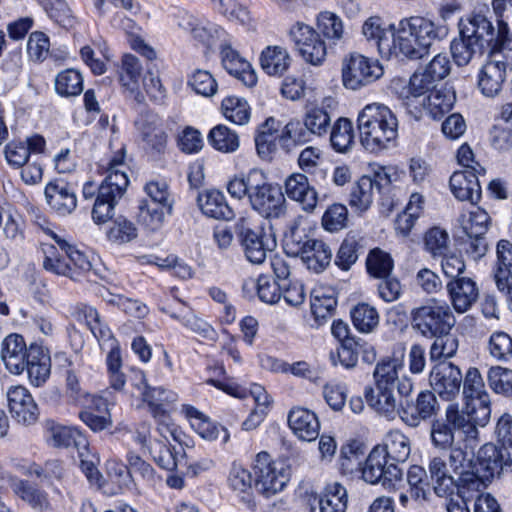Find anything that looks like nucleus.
<instances>
[{"mask_svg": "<svg viewBox=\"0 0 512 512\" xmlns=\"http://www.w3.org/2000/svg\"><path fill=\"white\" fill-rule=\"evenodd\" d=\"M449 29L423 16H411L399 21L393 33L397 53L410 60L428 55L435 42L447 37Z\"/></svg>", "mask_w": 512, "mask_h": 512, "instance_id": "f257e3e1", "label": "nucleus"}, {"mask_svg": "<svg viewBox=\"0 0 512 512\" xmlns=\"http://www.w3.org/2000/svg\"><path fill=\"white\" fill-rule=\"evenodd\" d=\"M124 154L125 150L121 147L118 154L109 161L107 175L98 188L92 182H87L83 186L85 199H92L96 190L98 191L92 209V218L98 224L105 223L112 217L115 204L123 196L129 184Z\"/></svg>", "mask_w": 512, "mask_h": 512, "instance_id": "f03ea898", "label": "nucleus"}, {"mask_svg": "<svg viewBox=\"0 0 512 512\" xmlns=\"http://www.w3.org/2000/svg\"><path fill=\"white\" fill-rule=\"evenodd\" d=\"M357 125L362 146L372 153L387 149L397 137V118L380 103L366 105L358 115Z\"/></svg>", "mask_w": 512, "mask_h": 512, "instance_id": "7ed1b4c3", "label": "nucleus"}, {"mask_svg": "<svg viewBox=\"0 0 512 512\" xmlns=\"http://www.w3.org/2000/svg\"><path fill=\"white\" fill-rule=\"evenodd\" d=\"M455 323V316L444 301L431 299L411 311L412 328L429 339L448 334Z\"/></svg>", "mask_w": 512, "mask_h": 512, "instance_id": "20e7f679", "label": "nucleus"}, {"mask_svg": "<svg viewBox=\"0 0 512 512\" xmlns=\"http://www.w3.org/2000/svg\"><path fill=\"white\" fill-rule=\"evenodd\" d=\"M284 247L287 254L300 257L315 273L324 271L332 259V250L324 241L311 238L298 229H292L286 236Z\"/></svg>", "mask_w": 512, "mask_h": 512, "instance_id": "39448f33", "label": "nucleus"}, {"mask_svg": "<svg viewBox=\"0 0 512 512\" xmlns=\"http://www.w3.org/2000/svg\"><path fill=\"white\" fill-rule=\"evenodd\" d=\"M454 430L463 432L466 440H477L479 431L466 421L463 412L456 404H449L445 410V418L433 421L431 425V441L435 448L448 450L454 443Z\"/></svg>", "mask_w": 512, "mask_h": 512, "instance_id": "423d86ee", "label": "nucleus"}, {"mask_svg": "<svg viewBox=\"0 0 512 512\" xmlns=\"http://www.w3.org/2000/svg\"><path fill=\"white\" fill-rule=\"evenodd\" d=\"M509 72H512V57L505 50L491 51L478 73L481 93L490 98L498 96Z\"/></svg>", "mask_w": 512, "mask_h": 512, "instance_id": "0eeeda50", "label": "nucleus"}, {"mask_svg": "<svg viewBox=\"0 0 512 512\" xmlns=\"http://www.w3.org/2000/svg\"><path fill=\"white\" fill-rule=\"evenodd\" d=\"M249 202L254 210L266 218H277L283 212L285 203L281 188L268 182L265 173L259 170L257 178L251 181Z\"/></svg>", "mask_w": 512, "mask_h": 512, "instance_id": "6e6552de", "label": "nucleus"}, {"mask_svg": "<svg viewBox=\"0 0 512 512\" xmlns=\"http://www.w3.org/2000/svg\"><path fill=\"white\" fill-rule=\"evenodd\" d=\"M382 74L383 69L377 61L358 53H351L342 61L343 84L352 90L373 83Z\"/></svg>", "mask_w": 512, "mask_h": 512, "instance_id": "1a4fd4ad", "label": "nucleus"}, {"mask_svg": "<svg viewBox=\"0 0 512 512\" xmlns=\"http://www.w3.org/2000/svg\"><path fill=\"white\" fill-rule=\"evenodd\" d=\"M254 474V486L265 497H270L282 491L290 477L289 470L284 463L271 462L266 454L258 455L254 466Z\"/></svg>", "mask_w": 512, "mask_h": 512, "instance_id": "9d476101", "label": "nucleus"}, {"mask_svg": "<svg viewBox=\"0 0 512 512\" xmlns=\"http://www.w3.org/2000/svg\"><path fill=\"white\" fill-rule=\"evenodd\" d=\"M289 35L306 62L314 66L323 63L327 55V47L325 41L313 27L303 22H297L290 28Z\"/></svg>", "mask_w": 512, "mask_h": 512, "instance_id": "9b49d317", "label": "nucleus"}, {"mask_svg": "<svg viewBox=\"0 0 512 512\" xmlns=\"http://www.w3.org/2000/svg\"><path fill=\"white\" fill-rule=\"evenodd\" d=\"M362 478L370 484L380 483L383 487H391L401 479L402 470L385 456L384 450L375 446L361 467Z\"/></svg>", "mask_w": 512, "mask_h": 512, "instance_id": "f8f14e48", "label": "nucleus"}, {"mask_svg": "<svg viewBox=\"0 0 512 512\" xmlns=\"http://www.w3.org/2000/svg\"><path fill=\"white\" fill-rule=\"evenodd\" d=\"M508 451L494 444H484L477 452L473 463L471 475L482 485L483 481L499 475L504 466L512 467V460L508 461Z\"/></svg>", "mask_w": 512, "mask_h": 512, "instance_id": "ddd939ff", "label": "nucleus"}, {"mask_svg": "<svg viewBox=\"0 0 512 512\" xmlns=\"http://www.w3.org/2000/svg\"><path fill=\"white\" fill-rule=\"evenodd\" d=\"M429 383L434 393H437L442 400L453 401L460 394L463 375L458 366L452 362L443 361L432 368Z\"/></svg>", "mask_w": 512, "mask_h": 512, "instance_id": "4468645a", "label": "nucleus"}, {"mask_svg": "<svg viewBox=\"0 0 512 512\" xmlns=\"http://www.w3.org/2000/svg\"><path fill=\"white\" fill-rule=\"evenodd\" d=\"M90 331L98 340L102 349H109L106 363L111 386L115 390L122 389L126 380L124 374L121 372L122 358L117 340L114 338L109 327L103 323L102 320L98 325L93 326Z\"/></svg>", "mask_w": 512, "mask_h": 512, "instance_id": "2eb2a0df", "label": "nucleus"}, {"mask_svg": "<svg viewBox=\"0 0 512 512\" xmlns=\"http://www.w3.org/2000/svg\"><path fill=\"white\" fill-rule=\"evenodd\" d=\"M401 365L395 359L386 358L379 361L373 372L374 390L394 391L397 387L402 397H408L414 387L412 379L406 375L399 377Z\"/></svg>", "mask_w": 512, "mask_h": 512, "instance_id": "dca6fc26", "label": "nucleus"}, {"mask_svg": "<svg viewBox=\"0 0 512 512\" xmlns=\"http://www.w3.org/2000/svg\"><path fill=\"white\" fill-rule=\"evenodd\" d=\"M438 409L435 393L421 391L415 401L406 398L400 402V419L410 427H418L422 421L435 415Z\"/></svg>", "mask_w": 512, "mask_h": 512, "instance_id": "f3484780", "label": "nucleus"}, {"mask_svg": "<svg viewBox=\"0 0 512 512\" xmlns=\"http://www.w3.org/2000/svg\"><path fill=\"white\" fill-rule=\"evenodd\" d=\"M6 397L8 410L15 421L23 425H31L37 421L38 406L26 387L11 386L6 392Z\"/></svg>", "mask_w": 512, "mask_h": 512, "instance_id": "a211bd4d", "label": "nucleus"}, {"mask_svg": "<svg viewBox=\"0 0 512 512\" xmlns=\"http://www.w3.org/2000/svg\"><path fill=\"white\" fill-rule=\"evenodd\" d=\"M460 34L477 40L482 48L487 46L491 48V51L505 50L504 47L509 41V38L500 41L498 30L495 31L492 23L481 14L470 17L462 26Z\"/></svg>", "mask_w": 512, "mask_h": 512, "instance_id": "6ab92c4d", "label": "nucleus"}, {"mask_svg": "<svg viewBox=\"0 0 512 512\" xmlns=\"http://www.w3.org/2000/svg\"><path fill=\"white\" fill-rule=\"evenodd\" d=\"M359 354L366 363H373L376 360L375 348L363 340H346L335 351L330 352V359L334 365L340 363L345 368H353L358 362Z\"/></svg>", "mask_w": 512, "mask_h": 512, "instance_id": "aec40b11", "label": "nucleus"}, {"mask_svg": "<svg viewBox=\"0 0 512 512\" xmlns=\"http://www.w3.org/2000/svg\"><path fill=\"white\" fill-rule=\"evenodd\" d=\"M447 293L453 309L457 313H465L477 302L479 288L470 277L451 279L446 285Z\"/></svg>", "mask_w": 512, "mask_h": 512, "instance_id": "412c9836", "label": "nucleus"}, {"mask_svg": "<svg viewBox=\"0 0 512 512\" xmlns=\"http://www.w3.org/2000/svg\"><path fill=\"white\" fill-rule=\"evenodd\" d=\"M140 384L138 389L143 397L144 402L149 406L153 416L163 415L170 413L173 405L178 401V395L172 390H167L163 387H150L146 383L143 373L138 374Z\"/></svg>", "mask_w": 512, "mask_h": 512, "instance_id": "4be33fe9", "label": "nucleus"}, {"mask_svg": "<svg viewBox=\"0 0 512 512\" xmlns=\"http://www.w3.org/2000/svg\"><path fill=\"white\" fill-rule=\"evenodd\" d=\"M28 354H30V345H26L21 335L10 334L2 341L1 359L11 373L19 375L25 370Z\"/></svg>", "mask_w": 512, "mask_h": 512, "instance_id": "5701e85b", "label": "nucleus"}, {"mask_svg": "<svg viewBox=\"0 0 512 512\" xmlns=\"http://www.w3.org/2000/svg\"><path fill=\"white\" fill-rule=\"evenodd\" d=\"M288 424L300 440L311 442L319 436V419L313 411L306 408H293L288 414Z\"/></svg>", "mask_w": 512, "mask_h": 512, "instance_id": "b1692460", "label": "nucleus"}, {"mask_svg": "<svg viewBox=\"0 0 512 512\" xmlns=\"http://www.w3.org/2000/svg\"><path fill=\"white\" fill-rule=\"evenodd\" d=\"M221 59L225 70L230 75L239 79L245 86L252 87L256 84L257 76L250 63L241 57L230 45H222Z\"/></svg>", "mask_w": 512, "mask_h": 512, "instance_id": "393cba45", "label": "nucleus"}, {"mask_svg": "<svg viewBox=\"0 0 512 512\" xmlns=\"http://www.w3.org/2000/svg\"><path fill=\"white\" fill-rule=\"evenodd\" d=\"M478 172L470 169L456 171L450 177V188L454 196L461 201L475 204L480 200L481 187L477 177Z\"/></svg>", "mask_w": 512, "mask_h": 512, "instance_id": "a878e982", "label": "nucleus"}, {"mask_svg": "<svg viewBox=\"0 0 512 512\" xmlns=\"http://www.w3.org/2000/svg\"><path fill=\"white\" fill-rule=\"evenodd\" d=\"M179 26L188 31L196 41L207 47L214 45L224 34L223 29L218 25L190 14H185L181 18Z\"/></svg>", "mask_w": 512, "mask_h": 512, "instance_id": "bb28decb", "label": "nucleus"}, {"mask_svg": "<svg viewBox=\"0 0 512 512\" xmlns=\"http://www.w3.org/2000/svg\"><path fill=\"white\" fill-rule=\"evenodd\" d=\"M45 198L48 205L60 215L70 214L77 205L75 193L63 181L48 183Z\"/></svg>", "mask_w": 512, "mask_h": 512, "instance_id": "cd10ccee", "label": "nucleus"}, {"mask_svg": "<svg viewBox=\"0 0 512 512\" xmlns=\"http://www.w3.org/2000/svg\"><path fill=\"white\" fill-rule=\"evenodd\" d=\"M50 357L41 345L30 344V354L25 362L30 383L36 387L43 385L50 375Z\"/></svg>", "mask_w": 512, "mask_h": 512, "instance_id": "c85d7f7f", "label": "nucleus"}, {"mask_svg": "<svg viewBox=\"0 0 512 512\" xmlns=\"http://www.w3.org/2000/svg\"><path fill=\"white\" fill-rule=\"evenodd\" d=\"M142 66L139 59L132 54H125L121 61L119 80L121 85L130 92L138 103L144 102V95L140 91Z\"/></svg>", "mask_w": 512, "mask_h": 512, "instance_id": "c756f323", "label": "nucleus"}, {"mask_svg": "<svg viewBox=\"0 0 512 512\" xmlns=\"http://www.w3.org/2000/svg\"><path fill=\"white\" fill-rule=\"evenodd\" d=\"M285 192L290 199L302 204L305 210H313L317 204V193L302 173H293L285 181Z\"/></svg>", "mask_w": 512, "mask_h": 512, "instance_id": "7c9ffc66", "label": "nucleus"}, {"mask_svg": "<svg viewBox=\"0 0 512 512\" xmlns=\"http://www.w3.org/2000/svg\"><path fill=\"white\" fill-rule=\"evenodd\" d=\"M237 229L247 260L253 264H261L266 258L267 251L261 233L247 227L244 219L237 223Z\"/></svg>", "mask_w": 512, "mask_h": 512, "instance_id": "2f4dec72", "label": "nucleus"}, {"mask_svg": "<svg viewBox=\"0 0 512 512\" xmlns=\"http://www.w3.org/2000/svg\"><path fill=\"white\" fill-rule=\"evenodd\" d=\"M348 495L339 483L327 485L324 490L313 498L312 509L317 505L319 512H346Z\"/></svg>", "mask_w": 512, "mask_h": 512, "instance_id": "473e14b6", "label": "nucleus"}, {"mask_svg": "<svg viewBox=\"0 0 512 512\" xmlns=\"http://www.w3.org/2000/svg\"><path fill=\"white\" fill-rule=\"evenodd\" d=\"M497 261L494 273L496 285L501 292L512 291V243L500 240L496 248Z\"/></svg>", "mask_w": 512, "mask_h": 512, "instance_id": "72a5a7b5", "label": "nucleus"}, {"mask_svg": "<svg viewBox=\"0 0 512 512\" xmlns=\"http://www.w3.org/2000/svg\"><path fill=\"white\" fill-rule=\"evenodd\" d=\"M198 205L208 217L226 221L234 218L232 208L227 204L224 194L218 190H208L200 194Z\"/></svg>", "mask_w": 512, "mask_h": 512, "instance_id": "f704fd0d", "label": "nucleus"}, {"mask_svg": "<svg viewBox=\"0 0 512 512\" xmlns=\"http://www.w3.org/2000/svg\"><path fill=\"white\" fill-rule=\"evenodd\" d=\"M365 398L370 407L388 420L400 417V403L397 402L394 391L374 390L372 387H367Z\"/></svg>", "mask_w": 512, "mask_h": 512, "instance_id": "c9c22d12", "label": "nucleus"}, {"mask_svg": "<svg viewBox=\"0 0 512 512\" xmlns=\"http://www.w3.org/2000/svg\"><path fill=\"white\" fill-rule=\"evenodd\" d=\"M377 447L384 450L390 463H404L410 456L411 443L409 438L400 430H390L383 439L382 445Z\"/></svg>", "mask_w": 512, "mask_h": 512, "instance_id": "e433bc0d", "label": "nucleus"}, {"mask_svg": "<svg viewBox=\"0 0 512 512\" xmlns=\"http://www.w3.org/2000/svg\"><path fill=\"white\" fill-rule=\"evenodd\" d=\"M259 62L266 74L282 76L289 68L291 58L285 47L270 45L261 52Z\"/></svg>", "mask_w": 512, "mask_h": 512, "instance_id": "4c0bfd02", "label": "nucleus"}, {"mask_svg": "<svg viewBox=\"0 0 512 512\" xmlns=\"http://www.w3.org/2000/svg\"><path fill=\"white\" fill-rule=\"evenodd\" d=\"M47 432L49 444L58 448L74 446L78 451L85 448L88 442L78 430L54 422L47 423Z\"/></svg>", "mask_w": 512, "mask_h": 512, "instance_id": "58836bf2", "label": "nucleus"}, {"mask_svg": "<svg viewBox=\"0 0 512 512\" xmlns=\"http://www.w3.org/2000/svg\"><path fill=\"white\" fill-rule=\"evenodd\" d=\"M318 33L321 34L330 45H342L345 43L346 32L342 19L333 12L322 11L317 16Z\"/></svg>", "mask_w": 512, "mask_h": 512, "instance_id": "ea45409f", "label": "nucleus"}, {"mask_svg": "<svg viewBox=\"0 0 512 512\" xmlns=\"http://www.w3.org/2000/svg\"><path fill=\"white\" fill-rule=\"evenodd\" d=\"M43 253V268L46 271L58 276L68 277L74 281L77 280V275L73 271L66 254L61 253L54 245H44Z\"/></svg>", "mask_w": 512, "mask_h": 512, "instance_id": "a19ab883", "label": "nucleus"}, {"mask_svg": "<svg viewBox=\"0 0 512 512\" xmlns=\"http://www.w3.org/2000/svg\"><path fill=\"white\" fill-rule=\"evenodd\" d=\"M407 482L411 499L419 504L429 501L431 496L430 483L427 472L422 466H410L407 472Z\"/></svg>", "mask_w": 512, "mask_h": 512, "instance_id": "79ce46f5", "label": "nucleus"}, {"mask_svg": "<svg viewBox=\"0 0 512 512\" xmlns=\"http://www.w3.org/2000/svg\"><path fill=\"white\" fill-rule=\"evenodd\" d=\"M172 206L141 200L139 204L138 221L149 231L160 229L164 223L165 213H170Z\"/></svg>", "mask_w": 512, "mask_h": 512, "instance_id": "37998d69", "label": "nucleus"}, {"mask_svg": "<svg viewBox=\"0 0 512 512\" xmlns=\"http://www.w3.org/2000/svg\"><path fill=\"white\" fill-rule=\"evenodd\" d=\"M454 100L455 97L450 92L435 90L419 101V104L428 116L438 119L452 109Z\"/></svg>", "mask_w": 512, "mask_h": 512, "instance_id": "c03bdc74", "label": "nucleus"}, {"mask_svg": "<svg viewBox=\"0 0 512 512\" xmlns=\"http://www.w3.org/2000/svg\"><path fill=\"white\" fill-rule=\"evenodd\" d=\"M276 120L268 118L258 130L255 137V145L258 155L263 159H268L276 151V140H279L278 129L275 127Z\"/></svg>", "mask_w": 512, "mask_h": 512, "instance_id": "a18cd8bd", "label": "nucleus"}, {"mask_svg": "<svg viewBox=\"0 0 512 512\" xmlns=\"http://www.w3.org/2000/svg\"><path fill=\"white\" fill-rule=\"evenodd\" d=\"M461 483L456 497H450L446 503L447 512H470L467 500L471 498L472 491H478L480 483L471 474H462Z\"/></svg>", "mask_w": 512, "mask_h": 512, "instance_id": "49530a36", "label": "nucleus"}, {"mask_svg": "<svg viewBox=\"0 0 512 512\" xmlns=\"http://www.w3.org/2000/svg\"><path fill=\"white\" fill-rule=\"evenodd\" d=\"M149 452L154 462L162 469L173 471L182 464L183 457L164 440H154L150 443Z\"/></svg>", "mask_w": 512, "mask_h": 512, "instance_id": "de8ad7c7", "label": "nucleus"}, {"mask_svg": "<svg viewBox=\"0 0 512 512\" xmlns=\"http://www.w3.org/2000/svg\"><path fill=\"white\" fill-rule=\"evenodd\" d=\"M370 176H362L353 186L349 195L350 206L359 212L366 211L376 193Z\"/></svg>", "mask_w": 512, "mask_h": 512, "instance_id": "09e8293b", "label": "nucleus"}, {"mask_svg": "<svg viewBox=\"0 0 512 512\" xmlns=\"http://www.w3.org/2000/svg\"><path fill=\"white\" fill-rule=\"evenodd\" d=\"M354 327L361 333H371L379 325V313L367 303H358L350 312Z\"/></svg>", "mask_w": 512, "mask_h": 512, "instance_id": "8fccbe9b", "label": "nucleus"}, {"mask_svg": "<svg viewBox=\"0 0 512 512\" xmlns=\"http://www.w3.org/2000/svg\"><path fill=\"white\" fill-rule=\"evenodd\" d=\"M187 415L197 421L193 426L196 427L197 432L202 438L209 441L221 440L222 443H226L228 441L229 433L227 429L204 418L202 413L197 411L195 408H187Z\"/></svg>", "mask_w": 512, "mask_h": 512, "instance_id": "3c124183", "label": "nucleus"}, {"mask_svg": "<svg viewBox=\"0 0 512 512\" xmlns=\"http://www.w3.org/2000/svg\"><path fill=\"white\" fill-rule=\"evenodd\" d=\"M211 146L223 153H233L239 148V137L237 133L225 125H217L212 128L208 135Z\"/></svg>", "mask_w": 512, "mask_h": 512, "instance_id": "603ef678", "label": "nucleus"}, {"mask_svg": "<svg viewBox=\"0 0 512 512\" xmlns=\"http://www.w3.org/2000/svg\"><path fill=\"white\" fill-rule=\"evenodd\" d=\"M366 268L370 276L380 279L392 274L394 261L389 253L374 248L367 255Z\"/></svg>", "mask_w": 512, "mask_h": 512, "instance_id": "864d4df0", "label": "nucleus"}, {"mask_svg": "<svg viewBox=\"0 0 512 512\" xmlns=\"http://www.w3.org/2000/svg\"><path fill=\"white\" fill-rule=\"evenodd\" d=\"M490 217L478 206H473L467 213L461 215V225L467 236H484L488 230Z\"/></svg>", "mask_w": 512, "mask_h": 512, "instance_id": "5fc2aeb1", "label": "nucleus"}, {"mask_svg": "<svg viewBox=\"0 0 512 512\" xmlns=\"http://www.w3.org/2000/svg\"><path fill=\"white\" fill-rule=\"evenodd\" d=\"M463 414L466 417V421L471 423L475 429L478 430V426H486L491 417L489 396L466 401V413Z\"/></svg>", "mask_w": 512, "mask_h": 512, "instance_id": "6e6d98bb", "label": "nucleus"}, {"mask_svg": "<svg viewBox=\"0 0 512 512\" xmlns=\"http://www.w3.org/2000/svg\"><path fill=\"white\" fill-rule=\"evenodd\" d=\"M450 48L453 59L458 66L467 65L474 55L481 53L483 50L477 40L462 34H460V38L452 41Z\"/></svg>", "mask_w": 512, "mask_h": 512, "instance_id": "4d7b16f0", "label": "nucleus"}, {"mask_svg": "<svg viewBox=\"0 0 512 512\" xmlns=\"http://www.w3.org/2000/svg\"><path fill=\"white\" fill-rule=\"evenodd\" d=\"M332 147L340 153H345L354 144L353 124L349 119L340 118L332 128L330 137Z\"/></svg>", "mask_w": 512, "mask_h": 512, "instance_id": "13d9d810", "label": "nucleus"}, {"mask_svg": "<svg viewBox=\"0 0 512 512\" xmlns=\"http://www.w3.org/2000/svg\"><path fill=\"white\" fill-rule=\"evenodd\" d=\"M107 239L117 245H123L135 240L138 236V230L133 222L118 217L106 232Z\"/></svg>", "mask_w": 512, "mask_h": 512, "instance_id": "bf43d9fd", "label": "nucleus"}, {"mask_svg": "<svg viewBox=\"0 0 512 512\" xmlns=\"http://www.w3.org/2000/svg\"><path fill=\"white\" fill-rule=\"evenodd\" d=\"M223 115L229 121L244 125L250 119V107L245 99L228 96L222 101Z\"/></svg>", "mask_w": 512, "mask_h": 512, "instance_id": "052dcab7", "label": "nucleus"}, {"mask_svg": "<svg viewBox=\"0 0 512 512\" xmlns=\"http://www.w3.org/2000/svg\"><path fill=\"white\" fill-rule=\"evenodd\" d=\"M170 317L180 321L185 327L201 338L207 340H215L216 338V332L213 327L190 311L172 312Z\"/></svg>", "mask_w": 512, "mask_h": 512, "instance_id": "680f3d73", "label": "nucleus"}, {"mask_svg": "<svg viewBox=\"0 0 512 512\" xmlns=\"http://www.w3.org/2000/svg\"><path fill=\"white\" fill-rule=\"evenodd\" d=\"M15 492L34 509L42 511L50 506L47 493L27 481H20Z\"/></svg>", "mask_w": 512, "mask_h": 512, "instance_id": "e2e57ef3", "label": "nucleus"}, {"mask_svg": "<svg viewBox=\"0 0 512 512\" xmlns=\"http://www.w3.org/2000/svg\"><path fill=\"white\" fill-rule=\"evenodd\" d=\"M55 89L62 96H76L83 90L81 74L74 69L60 72L55 80Z\"/></svg>", "mask_w": 512, "mask_h": 512, "instance_id": "0e129e2a", "label": "nucleus"}, {"mask_svg": "<svg viewBox=\"0 0 512 512\" xmlns=\"http://www.w3.org/2000/svg\"><path fill=\"white\" fill-rule=\"evenodd\" d=\"M362 34L367 41L375 43L380 53L389 50V39L380 17H369L362 26Z\"/></svg>", "mask_w": 512, "mask_h": 512, "instance_id": "69168bd1", "label": "nucleus"}, {"mask_svg": "<svg viewBox=\"0 0 512 512\" xmlns=\"http://www.w3.org/2000/svg\"><path fill=\"white\" fill-rule=\"evenodd\" d=\"M308 136L309 133L300 122L290 121L281 131L279 143L286 151H290L292 147L307 142L309 140Z\"/></svg>", "mask_w": 512, "mask_h": 512, "instance_id": "338daca9", "label": "nucleus"}, {"mask_svg": "<svg viewBox=\"0 0 512 512\" xmlns=\"http://www.w3.org/2000/svg\"><path fill=\"white\" fill-rule=\"evenodd\" d=\"M487 380L495 393L512 396V370L500 366L491 367Z\"/></svg>", "mask_w": 512, "mask_h": 512, "instance_id": "774afa93", "label": "nucleus"}]
</instances>
